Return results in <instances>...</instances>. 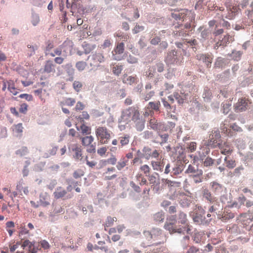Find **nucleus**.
I'll list each match as a JSON object with an SVG mask.
<instances>
[{
	"label": "nucleus",
	"instance_id": "nucleus-48",
	"mask_svg": "<svg viewBox=\"0 0 253 253\" xmlns=\"http://www.w3.org/2000/svg\"><path fill=\"white\" fill-rule=\"evenodd\" d=\"M54 47L53 43L50 41H48L46 42V45L45 49V53L46 55H48V53H51L50 50Z\"/></svg>",
	"mask_w": 253,
	"mask_h": 253
},
{
	"label": "nucleus",
	"instance_id": "nucleus-13",
	"mask_svg": "<svg viewBox=\"0 0 253 253\" xmlns=\"http://www.w3.org/2000/svg\"><path fill=\"white\" fill-rule=\"evenodd\" d=\"M125 50V44L123 42L117 43L116 46L112 51L113 59L116 60H120L121 59L117 56V54H122Z\"/></svg>",
	"mask_w": 253,
	"mask_h": 253
},
{
	"label": "nucleus",
	"instance_id": "nucleus-60",
	"mask_svg": "<svg viewBox=\"0 0 253 253\" xmlns=\"http://www.w3.org/2000/svg\"><path fill=\"white\" fill-rule=\"evenodd\" d=\"M233 40V38L232 36L226 35L221 40V42L224 43V45L225 46L227 43L231 42Z\"/></svg>",
	"mask_w": 253,
	"mask_h": 253
},
{
	"label": "nucleus",
	"instance_id": "nucleus-42",
	"mask_svg": "<svg viewBox=\"0 0 253 253\" xmlns=\"http://www.w3.org/2000/svg\"><path fill=\"white\" fill-rule=\"evenodd\" d=\"M80 129L83 134H89L91 133L90 127L84 124L82 125L80 127Z\"/></svg>",
	"mask_w": 253,
	"mask_h": 253
},
{
	"label": "nucleus",
	"instance_id": "nucleus-44",
	"mask_svg": "<svg viewBox=\"0 0 253 253\" xmlns=\"http://www.w3.org/2000/svg\"><path fill=\"white\" fill-rule=\"evenodd\" d=\"M165 218L164 213L158 212L154 215V219L157 222L163 221Z\"/></svg>",
	"mask_w": 253,
	"mask_h": 253
},
{
	"label": "nucleus",
	"instance_id": "nucleus-32",
	"mask_svg": "<svg viewBox=\"0 0 253 253\" xmlns=\"http://www.w3.org/2000/svg\"><path fill=\"white\" fill-rule=\"evenodd\" d=\"M8 89L13 95H16L18 93V90L15 88L14 83L12 81L7 82Z\"/></svg>",
	"mask_w": 253,
	"mask_h": 253
},
{
	"label": "nucleus",
	"instance_id": "nucleus-15",
	"mask_svg": "<svg viewBox=\"0 0 253 253\" xmlns=\"http://www.w3.org/2000/svg\"><path fill=\"white\" fill-rule=\"evenodd\" d=\"M248 104V100L245 98L239 99L235 107V111L237 112L245 111L247 108Z\"/></svg>",
	"mask_w": 253,
	"mask_h": 253
},
{
	"label": "nucleus",
	"instance_id": "nucleus-12",
	"mask_svg": "<svg viewBox=\"0 0 253 253\" xmlns=\"http://www.w3.org/2000/svg\"><path fill=\"white\" fill-rule=\"evenodd\" d=\"M143 236L144 237L142 238L143 241L142 243V246L144 247H146L147 246H151L153 243L152 242V230L151 231H145L143 232Z\"/></svg>",
	"mask_w": 253,
	"mask_h": 253
},
{
	"label": "nucleus",
	"instance_id": "nucleus-16",
	"mask_svg": "<svg viewBox=\"0 0 253 253\" xmlns=\"http://www.w3.org/2000/svg\"><path fill=\"white\" fill-rule=\"evenodd\" d=\"M218 147L221 150V153L223 155L230 154L233 151L232 146L227 142H224L223 144L221 143Z\"/></svg>",
	"mask_w": 253,
	"mask_h": 253
},
{
	"label": "nucleus",
	"instance_id": "nucleus-28",
	"mask_svg": "<svg viewBox=\"0 0 253 253\" xmlns=\"http://www.w3.org/2000/svg\"><path fill=\"white\" fill-rule=\"evenodd\" d=\"M67 193L66 191L61 187L57 188L53 194L54 197L56 199H59L63 197Z\"/></svg>",
	"mask_w": 253,
	"mask_h": 253
},
{
	"label": "nucleus",
	"instance_id": "nucleus-64",
	"mask_svg": "<svg viewBox=\"0 0 253 253\" xmlns=\"http://www.w3.org/2000/svg\"><path fill=\"white\" fill-rule=\"evenodd\" d=\"M248 17L250 19V21L248 22L249 25H253V10H249L248 13Z\"/></svg>",
	"mask_w": 253,
	"mask_h": 253
},
{
	"label": "nucleus",
	"instance_id": "nucleus-56",
	"mask_svg": "<svg viewBox=\"0 0 253 253\" xmlns=\"http://www.w3.org/2000/svg\"><path fill=\"white\" fill-rule=\"evenodd\" d=\"M197 148V144L195 142H191L187 144V148L191 152L196 150Z\"/></svg>",
	"mask_w": 253,
	"mask_h": 253
},
{
	"label": "nucleus",
	"instance_id": "nucleus-18",
	"mask_svg": "<svg viewBox=\"0 0 253 253\" xmlns=\"http://www.w3.org/2000/svg\"><path fill=\"white\" fill-rule=\"evenodd\" d=\"M177 221L179 224L183 225L182 227H188L190 228V226L188 223L187 215L183 212L180 211L178 214Z\"/></svg>",
	"mask_w": 253,
	"mask_h": 253
},
{
	"label": "nucleus",
	"instance_id": "nucleus-29",
	"mask_svg": "<svg viewBox=\"0 0 253 253\" xmlns=\"http://www.w3.org/2000/svg\"><path fill=\"white\" fill-rule=\"evenodd\" d=\"M151 165L154 170L161 171L163 170L164 166L163 163L160 161H152L151 162Z\"/></svg>",
	"mask_w": 253,
	"mask_h": 253
},
{
	"label": "nucleus",
	"instance_id": "nucleus-23",
	"mask_svg": "<svg viewBox=\"0 0 253 253\" xmlns=\"http://www.w3.org/2000/svg\"><path fill=\"white\" fill-rule=\"evenodd\" d=\"M137 79L136 75L133 76H128L126 75H124L123 78V82L125 84H132L136 82Z\"/></svg>",
	"mask_w": 253,
	"mask_h": 253
},
{
	"label": "nucleus",
	"instance_id": "nucleus-37",
	"mask_svg": "<svg viewBox=\"0 0 253 253\" xmlns=\"http://www.w3.org/2000/svg\"><path fill=\"white\" fill-rule=\"evenodd\" d=\"M139 169L147 176L150 174V172L151 170V169L150 167L147 165H141Z\"/></svg>",
	"mask_w": 253,
	"mask_h": 253
},
{
	"label": "nucleus",
	"instance_id": "nucleus-46",
	"mask_svg": "<svg viewBox=\"0 0 253 253\" xmlns=\"http://www.w3.org/2000/svg\"><path fill=\"white\" fill-rule=\"evenodd\" d=\"M86 66L87 64L86 62L84 61H79L76 64V67L80 71L84 70L86 68Z\"/></svg>",
	"mask_w": 253,
	"mask_h": 253
},
{
	"label": "nucleus",
	"instance_id": "nucleus-52",
	"mask_svg": "<svg viewBox=\"0 0 253 253\" xmlns=\"http://www.w3.org/2000/svg\"><path fill=\"white\" fill-rule=\"evenodd\" d=\"M222 132L226 134L228 136H232V132L230 129L225 126V124H223L221 126Z\"/></svg>",
	"mask_w": 253,
	"mask_h": 253
},
{
	"label": "nucleus",
	"instance_id": "nucleus-54",
	"mask_svg": "<svg viewBox=\"0 0 253 253\" xmlns=\"http://www.w3.org/2000/svg\"><path fill=\"white\" fill-rule=\"evenodd\" d=\"M122 70H123V66L122 65H116L113 67V72L114 74L118 76L121 73Z\"/></svg>",
	"mask_w": 253,
	"mask_h": 253
},
{
	"label": "nucleus",
	"instance_id": "nucleus-58",
	"mask_svg": "<svg viewBox=\"0 0 253 253\" xmlns=\"http://www.w3.org/2000/svg\"><path fill=\"white\" fill-rule=\"evenodd\" d=\"M242 55V53L240 51H233L231 56L234 60L238 61L240 60Z\"/></svg>",
	"mask_w": 253,
	"mask_h": 253
},
{
	"label": "nucleus",
	"instance_id": "nucleus-19",
	"mask_svg": "<svg viewBox=\"0 0 253 253\" xmlns=\"http://www.w3.org/2000/svg\"><path fill=\"white\" fill-rule=\"evenodd\" d=\"M72 151L74 152V158L76 160H82V149L81 146L77 144L73 145Z\"/></svg>",
	"mask_w": 253,
	"mask_h": 253
},
{
	"label": "nucleus",
	"instance_id": "nucleus-55",
	"mask_svg": "<svg viewBox=\"0 0 253 253\" xmlns=\"http://www.w3.org/2000/svg\"><path fill=\"white\" fill-rule=\"evenodd\" d=\"M28 153V149L26 147H23L16 152V154L20 156H24Z\"/></svg>",
	"mask_w": 253,
	"mask_h": 253
},
{
	"label": "nucleus",
	"instance_id": "nucleus-51",
	"mask_svg": "<svg viewBox=\"0 0 253 253\" xmlns=\"http://www.w3.org/2000/svg\"><path fill=\"white\" fill-rule=\"evenodd\" d=\"M117 220L116 217H112L109 216L107 218L106 222H105V227H109L113 224L114 221Z\"/></svg>",
	"mask_w": 253,
	"mask_h": 253
},
{
	"label": "nucleus",
	"instance_id": "nucleus-40",
	"mask_svg": "<svg viewBox=\"0 0 253 253\" xmlns=\"http://www.w3.org/2000/svg\"><path fill=\"white\" fill-rule=\"evenodd\" d=\"M117 159L114 156H113L112 157L107 159V160H102L101 161V163L103 166H105L107 163L110 164L111 165H114L117 163Z\"/></svg>",
	"mask_w": 253,
	"mask_h": 253
},
{
	"label": "nucleus",
	"instance_id": "nucleus-10",
	"mask_svg": "<svg viewBox=\"0 0 253 253\" xmlns=\"http://www.w3.org/2000/svg\"><path fill=\"white\" fill-rule=\"evenodd\" d=\"M90 58L92 60L90 63V65L91 67L98 66L100 63L105 61V57L103 54L101 53H95L88 57V59Z\"/></svg>",
	"mask_w": 253,
	"mask_h": 253
},
{
	"label": "nucleus",
	"instance_id": "nucleus-53",
	"mask_svg": "<svg viewBox=\"0 0 253 253\" xmlns=\"http://www.w3.org/2000/svg\"><path fill=\"white\" fill-rule=\"evenodd\" d=\"M220 92L225 98H228L233 93V91L228 88H225L221 90Z\"/></svg>",
	"mask_w": 253,
	"mask_h": 253
},
{
	"label": "nucleus",
	"instance_id": "nucleus-4",
	"mask_svg": "<svg viewBox=\"0 0 253 253\" xmlns=\"http://www.w3.org/2000/svg\"><path fill=\"white\" fill-rule=\"evenodd\" d=\"M177 222V219L176 217L174 215L170 216L166 221L164 227L165 228L168 230L170 233H184V232L189 233V231H190L191 229H190L188 227H180L176 225V223Z\"/></svg>",
	"mask_w": 253,
	"mask_h": 253
},
{
	"label": "nucleus",
	"instance_id": "nucleus-9",
	"mask_svg": "<svg viewBox=\"0 0 253 253\" xmlns=\"http://www.w3.org/2000/svg\"><path fill=\"white\" fill-rule=\"evenodd\" d=\"M152 232V246L158 245L164 243V236L160 229H153Z\"/></svg>",
	"mask_w": 253,
	"mask_h": 253
},
{
	"label": "nucleus",
	"instance_id": "nucleus-26",
	"mask_svg": "<svg viewBox=\"0 0 253 253\" xmlns=\"http://www.w3.org/2000/svg\"><path fill=\"white\" fill-rule=\"evenodd\" d=\"M240 220L243 224L247 225L250 224L252 222V219L250 217L249 214L247 213H242L240 215V218H238Z\"/></svg>",
	"mask_w": 253,
	"mask_h": 253
},
{
	"label": "nucleus",
	"instance_id": "nucleus-3",
	"mask_svg": "<svg viewBox=\"0 0 253 253\" xmlns=\"http://www.w3.org/2000/svg\"><path fill=\"white\" fill-rule=\"evenodd\" d=\"M159 156V153L157 150H155L152 151L149 147H144L141 151L140 150L137 151L131 164L134 166H139L143 164V158L149 160L151 158H157Z\"/></svg>",
	"mask_w": 253,
	"mask_h": 253
},
{
	"label": "nucleus",
	"instance_id": "nucleus-62",
	"mask_svg": "<svg viewBox=\"0 0 253 253\" xmlns=\"http://www.w3.org/2000/svg\"><path fill=\"white\" fill-rule=\"evenodd\" d=\"M214 160L210 157H207L204 161V165L206 167H208L212 165Z\"/></svg>",
	"mask_w": 253,
	"mask_h": 253
},
{
	"label": "nucleus",
	"instance_id": "nucleus-21",
	"mask_svg": "<svg viewBox=\"0 0 253 253\" xmlns=\"http://www.w3.org/2000/svg\"><path fill=\"white\" fill-rule=\"evenodd\" d=\"M211 190L216 195L221 194L224 190V187L215 182L211 183Z\"/></svg>",
	"mask_w": 253,
	"mask_h": 253
},
{
	"label": "nucleus",
	"instance_id": "nucleus-2",
	"mask_svg": "<svg viewBox=\"0 0 253 253\" xmlns=\"http://www.w3.org/2000/svg\"><path fill=\"white\" fill-rule=\"evenodd\" d=\"M201 2L207 5L209 9L215 10L216 11L219 10L220 11V13H218L217 14H220L222 18H225L230 20L232 19L239 10L238 6L236 5H229L226 3V11H227V13H226L223 7L217 6H214V4L210 3L209 0H201Z\"/></svg>",
	"mask_w": 253,
	"mask_h": 253
},
{
	"label": "nucleus",
	"instance_id": "nucleus-36",
	"mask_svg": "<svg viewBox=\"0 0 253 253\" xmlns=\"http://www.w3.org/2000/svg\"><path fill=\"white\" fill-rule=\"evenodd\" d=\"M128 162L125 158H122L117 165V168L118 170L122 169L126 165Z\"/></svg>",
	"mask_w": 253,
	"mask_h": 253
},
{
	"label": "nucleus",
	"instance_id": "nucleus-20",
	"mask_svg": "<svg viewBox=\"0 0 253 253\" xmlns=\"http://www.w3.org/2000/svg\"><path fill=\"white\" fill-rule=\"evenodd\" d=\"M43 71L47 73H54L55 72V65L52 61L48 60L45 62Z\"/></svg>",
	"mask_w": 253,
	"mask_h": 253
},
{
	"label": "nucleus",
	"instance_id": "nucleus-24",
	"mask_svg": "<svg viewBox=\"0 0 253 253\" xmlns=\"http://www.w3.org/2000/svg\"><path fill=\"white\" fill-rule=\"evenodd\" d=\"M186 94L180 92V93L177 92L173 93V97L177 100L179 104H183L184 101L186 99Z\"/></svg>",
	"mask_w": 253,
	"mask_h": 253
},
{
	"label": "nucleus",
	"instance_id": "nucleus-17",
	"mask_svg": "<svg viewBox=\"0 0 253 253\" xmlns=\"http://www.w3.org/2000/svg\"><path fill=\"white\" fill-rule=\"evenodd\" d=\"M198 211L193 215V219L195 222L198 224L202 223L203 220V214H205V211L201 208H198Z\"/></svg>",
	"mask_w": 253,
	"mask_h": 253
},
{
	"label": "nucleus",
	"instance_id": "nucleus-41",
	"mask_svg": "<svg viewBox=\"0 0 253 253\" xmlns=\"http://www.w3.org/2000/svg\"><path fill=\"white\" fill-rule=\"evenodd\" d=\"M183 169V166L176 165L174 168H173L171 172L172 175H176L180 173L182 171Z\"/></svg>",
	"mask_w": 253,
	"mask_h": 253
},
{
	"label": "nucleus",
	"instance_id": "nucleus-45",
	"mask_svg": "<svg viewBox=\"0 0 253 253\" xmlns=\"http://www.w3.org/2000/svg\"><path fill=\"white\" fill-rule=\"evenodd\" d=\"M73 87L78 92L81 90L83 87V84L81 82L75 81L73 84Z\"/></svg>",
	"mask_w": 253,
	"mask_h": 253
},
{
	"label": "nucleus",
	"instance_id": "nucleus-30",
	"mask_svg": "<svg viewBox=\"0 0 253 253\" xmlns=\"http://www.w3.org/2000/svg\"><path fill=\"white\" fill-rule=\"evenodd\" d=\"M205 234L202 232H195L193 236V240L196 243H199L203 240Z\"/></svg>",
	"mask_w": 253,
	"mask_h": 253
},
{
	"label": "nucleus",
	"instance_id": "nucleus-59",
	"mask_svg": "<svg viewBox=\"0 0 253 253\" xmlns=\"http://www.w3.org/2000/svg\"><path fill=\"white\" fill-rule=\"evenodd\" d=\"M84 175V172L83 170L79 169L76 170L73 173V176L75 178H78Z\"/></svg>",
	"mask_w": 253,
	"mask_h": 253
},
{
	"label": "nucleus",
	"instance_id": "nucleus-38",
	"mask_svg": "<svg viewBox=\"0 0 253 253\" xmlns=\"http://www.w3.org/2000/svg\"><path fill=\"white\" fill-rule=\"evenodd\" d=\"M159 176V174L157 173H155L154 174L148 175V180L150 184H152L153 185L157 183V176Z\"/></svg>",
	"mask_w": 253,
	"mask_h": 253
},
{
	"label": "nucleus",
	"instance_id": "nucleus-47",
	"mask_svg": "<svg viewBox=\"0 0 253 253\" xmlns=\"http://www.w3.org/2000/svg\"><path fill=\"white\" fill-rule=\"evenodd\" d=\"M31 21L33 26H37L40 21L39 16L38 14H33L32 16Z\"/></svg>",
	"mask_w": 253,
	"mask_h": 253
},
{
	"label": "nucleus",
	"instance_id": "nucleus-5",
	"mask_svg": "<svg viewBox=\"0 0 253 253\" xmlns=\"http://www.w3.org/2000/svg\"><path fill=\"white\" fill-rule=\"evenodd\" d=\"M140 113L135 107H130L122 112L120 122L127 123L131 120L134 122L139 121Z\"/></svg>",
	"mask_w": 253,
	"mask_h": 253
},
{
	"label": "nucleus",
	"instance_id": "nucleus-6",
	"mask_svg": "<svg viewBox=\"0 0 253 253\" xmlns=\"http://www.w3.org/2000/svg\"><path fill=\"white\" fill-rule=\"evenodd\" d=\"M97 138L101 144H107L111 138L113 133L105 126H99L95 129Z\"/></svg>",
	"mask_w": 253,
	"mask_h": 253
},
{
	"label": "nucleus",
	"instance_id": "nucleus-57",
	"mask_svg": "<svg viewBox=\"0 0 253 253\" xmlns=\"http://www.w3.org/2000/svg\"><path fill=\"white\" fill-rule=\"evenodd\" d=\"M153 66H155V69L159 73H161L164 70V65L162 62L157 63Z\"/></svg>",
	"mask_w": 253,
	"mask_h": 253
},
{
	"label": "nucleus",
	"instance_id": "nucleus-27",
	"mask_svg": "<svg viewBox=\"0 0 253 253\" xmlns=\"http://www.w3.org/2000/svg\"><path fill=\"white\" fill-rule=\"evenodd\" d=\"M130 136L129 134H125L119 137L120 143L122 147L127 145L129 143Z\"/></svg>",
	"mask_w": 253,
	"mask_h": 253
},
{
	"label": "nucleus",
	"instance_id": "nucleus-34",
	"mask_svg": "<svg viewBox=\"0 0 253 253\" xmlns=\"http://www.w3.org/2000/svg\"><path fill=\"white\" fill-rule=\"evenodd\" d=\"M234 217L235 214L234 213L226 211V212H224V213L222 214L221 219L223 221H226L229 219H232Z\"/></svg>",
	"mask_w": 253,
	"mask_h": 253
},
{
	"label": "nucleus",
	"instance_id": "nucleus-22",
	"mask_svg": "<svg viewBox=\"0 0 253 253\" xmlns=\"http://www.w3.org/2000/svg\"><path fill=\"white\" fill-rule=\"evenodd\" d=\"M202 193L203 197L211 204H213V202L215 201L216 198L212 196L211 192L208 189H204Z\"/></svg>",
	"mask_w": 253,
	"mask_h": 253
},
{
	"label": "nucleus",
	"instance_id": "nucleus-49",
	"mask_svg": "<svg viewBox=\"0 0 253 253\" xmlns=\"http://www.w3.org/2000/svg\"><path fill=\"white\" fill-rule=\"evenodd\" d=\"M156 72L155 66H152L150 67L148 71L146 72V75L148 78H152L154 77Z\"/></svg>",
	"mask_w": 253,
	"mask_h": 253
},
{
	"label": "nucleus",
	"instance_id": "nucleus-1",
	"mask_svg": "<svg viewBox=\"0 0 253 253\" xmlns=\"http://www.w3.org/2000/svg\"><path fill=\"white\" fill-rule=\"evenodd\" d=\"M171 16L176 20H181L183 21L186 22L184 27L186 30H184L182 28V26H181V30L174 31V35L182 37H185L187 35H188V31L187 30L191 28V23L195 19L194 12L187 9L174 10L171 13Z\"/></svg>",
	"mask_w": 253,
	"mask_h": 253
},
{
	"label": "nucleus",
	"instance_id": "nucleus-11",
	"mask_svg": "<svg viewBox=\"0 0 253 253\" xmlns=\"http://www.w3.org/2000/svg\"><path fill=\"white\" fill-rule=\"evenodd\" d=\"M82 144L85 146H89V148L87 149V151L89 153H94L95 151V146L93 145H91L94 140V138L92 136H87L85 137H82Z\"/></svg>",
	"mask_w": 253,
	"mask_h": 253
},
{
	"label": "nucleus",
	"instance_id": "nucleus-50",
	"mask_svg": "<svg viewBox=\"0 0 253 253\" xmlns=\"http://www.w3.org/2000/svg\"><path fill=\"white\" fill-rule=\"evenodd\" d=\"M149 126L154 130L158 129L157 121L155 118L151 119L149 121Z\"/></svg>",
	"mask_w": 253,
	"mask_h": 253
},
{
	"label": "nucleus",
	"instance_id": "nucleus-63",
	"mask_svg": "<svg viewBox=\"0 0 253 253\" xmlns=\"http://www.w3.org/2000/svg\"><path fill=\"white\" fill-rule=\"evenodd\" d=\"M186 253H202L200 252L199 249L197 247L192 246L190 247Z\"/></svg>",
	"mask_w": 253,
	"mask_h": 253
},
{
	"label": "nucleus",
	"instance_id": "nucleus-7",
	"mask_svg": "<svg viewBox=\"0 0 253 253\" xmlns=\"http://www.w3.org/2000/svg\"><path fill=\"white\" fill-rule=\"evenodd\" d=\"M221 143V136L218 130L212 131L209 136V139L206 141L204 145L212 148L218 147Z\"/></svg>",
	"mask_w": 253,
	"mask_h": 253
},
{
	"label": "nucleus",
	"instance_id": "nucleus-35",
	"mask_svg": "<svg viewBox=\"0 0 253 253\" xmlns=\"http://www.w3.org/2000/svg\"><path fill=\"white\" fill-rule=\"evenodd\" d=\"M27 47L28 49L27 50L28 56L31 57V56L35 54V51L38 49V46L37 45H28Z\"/></svg>",
	"mask_w": 253,
	"mask_h": 253
},
{
	"label": "nucleus",
	"instance_id": "nucleus-31",
	"mask_svg": "<svg viewBox=\"0 0 253 253\" xmlns=\"http://www.w3.org/2000/svg\"><path fill=\"white\" fill-rule=\"evenodd\" d=\"M203 170H201V171H197L196 175H193L192 179L195 183L202 182L203 179Z\"/></svg>",
	"mask_w": 253,
	"mask_h": 253
},
{
	"label": "nucleus",
	"instance_id": "nucleus-8",
	"mask_svg": "<svg viewBox=\"0 0 253 253\" xmlns=\"http://www.w3.org/2000/svg\"><path fill=\"white\" fill-rule=\"evenodd\" d=\"M179 55L177 52L172 50L168 53L165 59V62L168 65L177 64L179 65L182 62L179 59Z\"/></svg>",
	"mask_w": 253,
	"mask_h": 253
},
{
	"label": "nucleus",
	"instance_id": "nucleus-61",
	"mask_svg": "<svg viewBox=\"0 0 253 253\" xmlns=\"http://www.w3.org/2000/svg\"><path fill=\"white\" fill-rule=\"evenodd\" d=\"M75 102H76V101H75V99L72 98H66L64 100V104H65L67 106H72L74 105Z\"/></svg>",
	"mask_w": 253,
	"mask_h": 253
},
{
	"label": "nucleus",
	"instance_id": "nucleus-33",
	"mask_svg": "<svg viewBox=\"0 0 253 253\" xmlns=\"http://www.w3.org/2000/svg\"><path fill=\"white\" fill-rule=\"evenodd\" d=\"M226 167L229 169H233L236 166V162L232 159H228L227 157L224 159Z\"/></svg>",
	"mask_w": 253,
	"mask_h": 253
},
{
	"label": "nucleus",
	"instance_id": "nucleus-39",
	"mask_svg": "<svg viewBox=\"0 0 253 253\" xmlns=\"http://www.w3.org/2000/svg\"><path fill=\"white\" fill-rule=\"evenodd\" d=\"M201 170L202 169H198L197 168H196L194 166L191 165H189L185 172L190 175L192 173H197V171H201Z\"/></svg>",
	"mask_w": 253,
	"mask_h": 253
},
{
	"label": "nucleus",
	"instance_id": "nucleus-25",
	"mask_svg": "<svg viewBox=\"0 0 253 253\" xmlns=\"http://www.w3.org/2000/svg\"><path fill=\"white\" fill-rule=\"evenodd\" d=\"M212 205L209 208V211L210 212H215L217 211L222 209L223 206L221 205L219 202L218 201L217 199H215V201L213 202V204H211Z\"/></svg>",
	"mask_w": 253,
	"mask_h": 253
},
{
	"label": "nucleus",
	"instance_id": "nucleus-14",
	"mask_svg": "<svg viewBox=\"0 0 253 253\" xmlns=\"http://www.w3.org/2000/svg\"><path fill=\"white\" fill-rule=\"evenodd\" d=\"M197 58L199 60L205 63L207 68H210L211 67V64L212 60L211 55L208 54H200L197 55Z\"/></svg>",
	"mask_w": 253,
	"mask_h": 253
},
{
	"label": "nucleus",
	"instance_id": "nucleus-43",
	"mask_svg": "<svg viewBox=\"0 0 253 253\" xmlns=\"http://www.w3.org/2000/svg\"><path fill=\"white\" fill-rule=\"evenodd\" d=\"M147 106H148L149 108H150L152 110H154L156 111H158L159 110L160 103L159 101L156 102H150Z\"/></svg>",
	"mask_w": 253,
	"mask_h": 253
}]
</instances>
